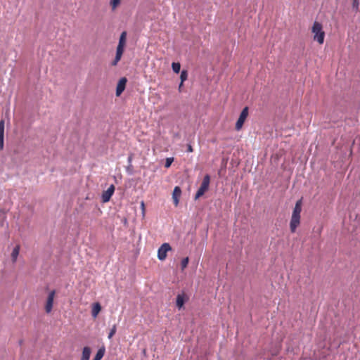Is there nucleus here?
Segmentation results:
<instances>
[{
  "label": "nucleus",
  "instance_id": "1",
  "mask_svg": "<svg viewBox=\"0 0 360 360\" xmlns=\"http://www.w3.org/2000/svg\"><path fill=\"white\" fill-rule=\"evenodd\" d=\"M302 211V200H299L296 202L295 207L293 209L291 219L290 222V229L292 233L296 231L297 228L300 224V213Z\"/></svg>",
  "mask_w": 360,
  "mask_h": 360
},
{
  "label": "nucleus",
  "instance_id": "2",
  "mask_svg": "<svg viewBox=\"0 0 360 360\" xmlns=\"http://www.w3.org/2000/svg\"><path fill=\"white\" fill-rule=\"evenodd\" d=\"M127 32L123 31L120 36L118 45L116 49V55L114 60L111 62L112 66H116L122 58L127 44Z\"/></svg>",
  "mask_w": 360,
  "mask_h": 360
},
{
  "label": "nucleus",
  "instance_id": "3",
  "mask_svg": "<svg viewBox=\"0 0 360 360\" xmlns=\"http://www.w3.org/2000/svg\"><path fill=\"white\" fill-rule=\"evenodd\" d=\"M311 32L314 34V40L316 41L319 44L324 42L325 32L323 30L322 25L315 21L311 27Z\"/></svg>",
  "mask_w": 360,
  "mask_h": 360
},
{
  "label": "nucleus",
  "instance_id": "4",
  "mask_svg": "<svg viewBox=\"0 0 360 360\" xmlns=\"http://www.w3.org/2000/svg\"><path fill=\"white\" fill-rule=\"evenodd\" d=\"M210 183V175L206 174L204 176L202 184L195 195V200L200 198L201 196L204 195V193L209 189Z\"/></svg>",
  "mask_w": 360,
  "mask_h": 360
},
{
  "label": "nucleus",
  "instance_id": "5",
  "mask_svg": "<svg viewBox=\"0 0 360 360\" xmlns=\"http://www.w3.org/2000/svg\"><path fill=\"white\" fill-rule=\"evenodd\" d=\"M248 116V108L245 107L241 111L240 116L236 124V129L239 131L242 129L243 125Z\"/></svg>",
  "mask_w": 360,
  "mask_h": 360
},
{
  "label": "nucleus",
  "instance_id": "6",
  "mask_svg": "<svg viewBox=\"0 0 360 360\" xmlns=\"http://www.w3.org/2000/svg\"><path fill=\"white\" fill-rule=\"evenodd\" d=\"M172 250L171 245L167 243H163L158 250V258L163 261L166 259L167 252Z\"/></svg>",
  "mask_w": 360,
  "mask_h": 360
},
{
  "label": "nucleus",
  "instance_id": "7",
  "mask_svg": "<svg viewBox=\"0 0 360 360\" xmlns=\"http://www.w3.org/2000/svg\"><path fill=\"white\" fill-rule=\"evenodd\" d=\"M56 295V290H51L47 297V300L45 304V311L47 314H49L51 312L53 309V300Z\"/></svg>",
  "mask_w": 360,
  "mask_h": 360
},
{
  "label": "nucleus",
  "instance_id": "8",
  "mask_svg": "<svg viewBox=\"0 0 360 360\" xmlns=\"http://www.w3.org/2000/svg\"><path fill=\"white\" fill-rule=\"evenodd\" d=\"M115 186L112 184L106 191H103L101 196L103 202H107L110 200L112 195L115 192Z\"/></svg>",
  "mask_w": 360,
  "mask_h": 360
},
{
  "label": "nucleus",
  "instance_id": "9",
  "mask_svg": "<svg viewBox=\"0 0 360 360\" xmlns=\"http://www.w3.org/2000/svg\"><path fill=\"white\" fill-rule=\"evenodd\" d=\"M127 82V79L126 77H122L119 80V82L117 84V87H116V96H120L122 94V93L124 91Z\"/></svg>",
  "mask_w": 360,
  "mask_h": 360
},
{
  "label": "nucleus",
  "instance_id": "10",
  "mask_svg": "<svg viewBox=\"0 0 360 360\" xmlns=\"http://www.w3.org/2000/svg\"><path fill=\"white\" fill-rule=\"evenodd\" d=\"M181 195V190L179 186H176L174 188L173 193H172V199L173 202L175 206H177L179 202V198Z\"/></svg>",
  "mask_w": 360,
  "mask_h": 360
},
{
  "label": "nucleus",
  "instance_id": "11",
  "mask_svg": "<svg viewBox=\"0 0 360 360\" xmlns=\"http://www.w3.org/2000/svg\"><path fill=\"white\" fill-rule=\"evenodd\" d=\"M186 295L184 293L179 294L176 296V305L178 307L179 309H181L184 305L185 302L187 300Z\"/></svg>",
  "mask_w": 360,
  "mask_h": 360
},
{
  "label": "nucleus",
  "instance_id": "12",
  "mask_svg": "<svg viewBox=\"0 0 360 360\" xmlns=\"http://www.w3.org/2000/svg\"><path fill=\"white\" fill-rule=\"evenodd\" d=\"M101 311V306L99 302H95L91 307V316L96 319Z\"/></svg>",
  "mask_w": 360,
  "mask_h": 360
},
{
  "label": "nucleus",
  "instance_id": "13",
  "mask_svg": "<svg viewBox=\"0 0 360 360\" xmlns=\"http://www.w3.org/2000/svg\"><path fill=\"white\" fill-rule=\"evenodd\" d=\"M91 355V349L89 347H85L82 351V356L81 360H89Z\"/></svg>",
  "mask_w": 360,
  "mask_h": 360
},
{
  "label": "nucleus",
  "instance_id": "14",
  "mask_svg": "<svg viewBox=\"0 0 360 360\" xmlns=\"http://www.w3.org/2000/svg\"><path fill=\"white\" fill-rule=\"evenodd\" d=\"M19 252H20V246L19 245H16L13 248V250L12 251V253H11V258H12L13 262H16L18 256L19 255Z\"/></svg>",
  "mask_w": 360,
  "mask_h": 360
},
{
  "label": "nucleus",
  "instance_id": "15",
  "mask_svg": "<svg viewBox=\"0 0 360 360\" xmlns=\"http://www.w3.org/2000/svg\"><path fill=\"white\" fill-rule=\"evenodd\" d=\"M105 347H101L98 350V352L93 360H101V359L103 357V356L105 354Z\"/></svg>",
  "mask_w": 360,
  "mask_h": 360
},
{
  "label": "nucleus",
  "instance_id": "16",
  "mask_svg": "<svg viewBox=\"0 0 360 360\" xmlns=\"http://www.w3.org/2000/svg\"><path fill=\"white\" fill-rule=\"evenodd\" d=\"M121 0H110V6L112 11H115L117 7L120 5Z\"/></svg>",
  "mask_w": 360,
  "mask_h": 360
},
{
  "label": "nucleus",
  "instance_id": "17",
  "mask_svg": "<svg viewBox=\"0 0 360 360\" xmlns=\"http://www.w3.org/2000/svg\"><path fill=\"white\" fill-rule=\"evenodd\" d=\"M172 68L175 73H179L181 70V65L179 63H172Z\"/></svg>",
  "mask_w": 360,
  "mask_h": 360
},
{
  "label": "nucleus",
  "instance_id": "18",
  "mask_svg": "<svg viewBox=\"0 0 360 360\" xmlns=\"http://www.w3.org/2000/svg\"><path fill=\"white\" fill-rule=\"evenodd\" d=\"M188 262H189L188 257H185L181 260V266L182 271H184L187 267Z\"/></svg>",
  "mask_w": 360,
  "mask_h": 360
},
{
  "label": "nucleus",
  "instance_id": "19",
  "mask_svg": "<svg viewBox=\"0 0 360 360\" xmlns=\"http://www.w3.org/2000/svg\"><path fill=\"white\" fill-rule=\"evenodd\" d=\"M116 331H117V326L115 324L112 326V328L110 329V330L108 333V339L110 340L114 336V335L116 333Z\"/></svg>",
  "mask_w": 360,
  "mask_h": 360
},
{
  "label": "nucleus",
  "instance_id": "20",
  "mask_svg": "<svg viewBox=\"0 0 360 360\" xmlns=\"http://www.w3.org/2000/svg\"><path fill=\"white\" fill-rule=\"evenodd\" d=\"M188 78V72L187 70H182L180 75V79L181 82H184Z\"/></svg>",
  "mask_w": 360,
  "mask_h": 360
},
{
  "label": "nucleus",
  "instance_id": "21",
  "mask_svg": "<svg viewBox=\"0 0 360 360\" xmlns=\"http://www.w3.org/2000/svg\"><path fill=\"white\" fill-rule=\"evenodd\" d=\"M0 136H4V120L0 121Z\"/></svg>",
  "mask_w": 360,
  "mask_h": 360
},
{
  "label": "nucleus",
  "instance_id": "22",
  "mask_svg": "<svg viewBox=\"0 0 360 360\" xmlns=\"http://www.w3.org/2000/svg\"><path fill=\"white\" fill-rule=\"evenodd\" d=\"M173 161H174V158H167L166 159V161H165V167L166 168H169L171 166V165L173 162Z\"/></svg>",
  "mask_w": 360,
  "mask_h": 360
},
{
  "label": "nucleus",
  "instance_id": "23",
  "mask_svg": "<svg viewBox=\"0 0 360 360\" xmlns=\"http://www.w3.org/2000/svg\"><path fill=\"white\" fill-rule=\"evenodd\" d=\"M352 6H353L354 9H355L356 11H358L359 10V0H353Z\"/></svg>",
  "mask_w": 360,
  "mask_h": 360
},
{
  "label": "nucleus",
  "instance_id": "24",
  "mask_svg": "<svg viewBox=\"0 0 360 360\" xmlns=\"http://www.w3.org/2000/svg\"><path fill=\"white\" fill-rule=\"evenodd\" d=\"M4 136H0V150L4 148Z\"/></svg>",
  "mask_w": 360,
  "mask_h": 360
},
{
  "label": "nucleus",
  "instance_id": "25",
  "mask_svg": "<svg viewBox=\"0 0 360 360\" xmlns=\"http://www.w3.org/2000/svg\"><path fill=\"white\" fill-rule=\"evenodd\" d=\"M193 151V148L191 144H188L187 146V152L192 153Z\"/></svg>",
  "mask_w": 360,
  "mask_h": 360
},
{
  "label": "nucleus",
  "instance_id": "26",
  "mask_svg": "<svg viewBox=\"0 0 360 360\" xmlns=\"http://www.w3.org/2000/svg\"><path fill=\"white\" fill-rule=\"evenodd\" d=\"M184 85V82H180L179 85V91L181 92V89H182V86Z\"/></svg>",
  "mask_w": 360,
  "mask_h": 360
},
{
  "label": "nucleus",
  "instance_id": "27",
  "mask_svg": "<svg viewBox=\"0 0 360 360\" xmlns=\"http://www.w3.org/2000/svg\"><path fill=\"white\" fill-rule=\"evenodd\" d=\"M141 207H143V209L144 208V203H143V202H141Z\"/></svg>",
  "mask_w": 360,
  "mask_h": 360
}]
</instances>
